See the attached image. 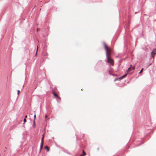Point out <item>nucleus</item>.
I'll use <instances>...</instances> for the list:
<instances>
[{
    "instance_id": "nucleus-8",
    "label": "nucleus",
    "mask_w": 156,
    "mask_h": 156,
    "mask_svg": "<svg viewBox=\"0 0 156 156\" xmlns=\"http://www.w3.org/2000/svg\"><path fill=\"white\" fill-rule=\"evenodd\" d=\"M45 148L48 151H49V148L47 146H45Z\"/></svg>"
},
{
    "instance_id": "nucleus-17",
    "label": "nucleus",
    "mask_w": 156,
    "mask_h": 156,
    "mask_svg": "<svg viewBox=\"0 0 156 156\" xmlns=\"http://www.w3.org/2000/svg\"><path fill=\"white\" fill-rule=\"evenodd\" d=\"M131 68V69H132L133 70H134V67H132V68Z\"/></svg>"
},
{
    "instance_id": "nucleus-9",
    "label": "nucleus",
    "mask_w": 156,
    "mask_h": 156,
    "mask_svg": "<svg viewBox=\"0 0 156 156\" xmlns=\"http://www.w3.org/2000/svg\"><path fill=\"white\" fill-rule=\"evenodd\" d=\"M156 54V52H155L154 53H153V52H152L151 53V55L153 56V55H154Z\"/></svg>"
},
{
    "instance_id": "nucleus-2",
    "label": "nucleus",
    "mask_w": 156,
    "mask_h": 156,
    "mask_svg": "<svg viewBox=\"0 0 156 156\" xmlns=\"http://www.w3.org/2000/svg\"><path fill=\"white\" fill-rule=\"evenodd\" d=\"M103 44L104 46V48H105V51H106V54H108V50L109 49V48L107 46L106 44L105 43V42H103Z\"/></svg>"
},
{
    "instance_id": "nucleus-3",
    "label": "nucleus",
    "mask_w": 156,
    "mask_h": 156,
    "mask_svg": "<svg viewBox=\"0 0 156 156\" xmlns=\"http://www.w3.org/2000/svg\"><path fill=\"white\" fill-rule=\"evenodd\" d=\"M43 139H44V136L43 135L41 140V142L40 145V151L39 153H40L41 151V149L42 148L43 145Z\"/></svg>"
},
{
    "instance_id": "nucleus-16",
    "label": "nucleus",
    "mask_w": 156,
    "mask_h": 156,
    "mask_svg": "<svg viewBox=\"0 0 156 156\" xmlns=\"http://www.w3.org/2000/svg\"><path fill=\"white\" fill-rule=\"evenodd\" d=\"M37 48H38V47H37V52H36V55H37Z\"/></svg>"
},
{
    "instance_id": "nucleus-5",
    "label": "nucleus",
    "mask_w": 156,
    "mask_h": 156,
    "mask_svg": "<svg viewBox=\"0 0 156 156\" xmlns=\"http://www.w3.org/2000/svg\"><path fill=\"white\" fill-rule=\"evenodd\" d=\"M36 117V116L35 114L34 115V120L33 122H34V126L35 125V120Z\"/></svg>"
},
{
    "instance_id": "nucleus-15",
    "label": "nucleus",
    "mask_w": 156,
    "mask_h": 156,
    "mask_svg": "<svg viewBox=\"0 0 156 156\" xmlns=\"http://www.w3.org/2000/svg\"><path fill=\"white\" fill-rule=\"evenodd\" d=\"M20 91L19 90H17V94L18 95L20 93Z\"/></svg>"
},
{
    "instance_id": "nucleus-22",
    "label": "nucleus",
    "mask_w": 156,
    "mask_h": 156,
    "mask_svg": "<svg viewBox=\"0 0 156 156\" xmlns=\"http://www.w3.org/2000/svg\"><path fill=\"white\" fill-rule=\"evenodd\" d=\"M112 75L113 76H114V75Z\"/></svg>"
},
{
    "instance_id": "nucleus-1",
    "label": "nucleus",
    "mask_w": 156,
    "mask_h": 156,
    "mask_svg": "<svg viewBox=\"0 0 156 156\" xmlns=\"http://www.w3.org/2000/svg\"><path fill=\"white\" fill-rule=\"evenodd\" d=\"M106 55L108 63H109L112 65H114V62L113 59L112 58H109L108 54H106Z\"/></svg>"
},
{
    "instance_id": "nucleus-14",
    "label": "nucleus",
    "mask_w": 156,
    "mask_h": 156,
    "mask_svg": "<svg viewBox=\"0 0 156 156\" xmlns=\"http://www.w3.org/2000/svg\"><path fill=\"white\" fill-rule=\"evenodd\" d=\"M118 79H119V78H115L114 80V82H115V81H116L117 80H118Z\"/></svg>"
},
{
    "instance_id": "nucleus-21",
    "label": "nucleus",
    "mask_w": 156,
    "mask_h": 156,
    "mask_svg": "<svg viewBox=\"0 0 156 156\" xmlns=\"http://www.w3.org/2000/svg\"><path fill=\"white\" fill-rule=\"evenodd\" d=\"M151 65V64H149V65Z\"/></svg>"
},
{
    "instance_id": "nucleus-19",
    "label": "nucleus",
    "mask_w": 156,
    "mask_h": 156,
    "mask_svg": "<svg viewBox=\"0 0 156 156\" xmlns=\"http://www.w3.org/2000/svg\"><path fill=\"white\" fill-rule=\"evenodd\" d=\"M109 74L110 75H112V74L111 73H109Z\"/></svg>"
},
{
    "instance_id": "nucleus-20",
    "label": "nucleus",
    "mask_w": 156,
    "mask_h": 156,
    "mask_svg": "<svg viewBox=\"0 0 156 156\" xmlns=\"http://www.w3.org/2000/svg\"><path fill=\"white\" fill-rule=\"evenodd\" d=\"M150 66L149 64H148V66Z\"/></svg>"
},
{
    "instance_id": "nucleus-18",
    "label": "nucleus",
    "mask_w": 156,
    "mask_h": 156,
    "mask_svg": "<svg viewBox=\"0 0 156 156\" xmlns=\"http://www.w3.org/2000/svg\"><path fill=\"white\" fill-rule=\"evenodd\" d=\"M27 115H26L25 117V118L26 119V118H27Z\"/></svg>"
},
{
    "instance_id": "nucleus-11",
    "label": "nucleus",
    "mask_w": 156,
    "mask_h": 156,
    "mask_svg": "<svg viewBox=\"0 0 156 156\" xmlns=\"http://www.w3.org/2000/svg\"><path fill=\"white\" fill-rule=\"evenodd\" d=\"M26 121H27L26 119L25 118L23 120V121H24V123H23V124H24L25 122H26Z\"/></svg>"
},
{
    "instance_id": "nucleus-13",
    "label": "nucleus",
    "mask_w": 156,
    "mask_h": 156,
    "mask_svg": "<svg viewBox=\"0 0 156 156\" xmlns=\"http://www.w3.org/2000/svg\"><path fill=\"white\" fill-rule=\"evenodd\" d=\"M143 70V68H142L141 69V70L140 71L139 73V74L140 73H141L142 72Z\"/></svg>"
},
{
    "instance_id": "nucleus-12",
    "label": "nucleus",
    "mask_w": 156,
    "mask_h": 156,
    "mask_svg": "<svg viewBox=\"0 0 156 156\" xmlns=\"http://www.w3.org/2000/svg\"><path fill=\"white\" fill-rule=\"evenodd\" d=\"M150 58L151 59H154V56H153L151 55Z\"/></svg>"
},
{
    "instance_id": "nucleus-6",
    "label": "nucleus",
    "mask_w": 156,
    "mask_h": 156,
    "mask_svg": "<svg viewBox=\"0 0 156 156\" xmlns=\"http://www.w3.org/2000/svg\"><path fill=\"white\" fill-rule=\"evenodd\" d=\"M86 155V153L84 151H83V154L81 155L80 156H84Z\"/></svg>"
},
{
    "instance_id": "nucleus-10",
    "label": "nucleus",
    "mask_w": 156,
    "mask_h": 156,
    "mask_svg": "<svg viewBox=\"0 0 156 156\" xmlns=\"http://www.w3.org/2000/svg\"><path fill=\"white\" fill-rule=\"evenodd\" d=\"M53 94H54V95L55 97H58V95H57V94H56V93H54Z\"/></svg>"
},
{
    "instance_id": "nucleus-4",
    "label": "nucleus",
    "mask_w": 156,
    "mask_h": 156,
    "mask_svg": "<svg viewBox=\"0 0 156 156\" xmlns=\"http://www.w3.org/2000/svg\"><path fill=\"white\" fill-rule=\"evenodd\" d=\"M127 75V74H125L124 75L122 76L121 77H120V78H119V79L120 80H121L123 78H124Z\"/></svg>"
},
{
    "instance_id": "nucleus-7",
    "label": "nucleus",
    "mask_w": 156,
    "mask_h": 156,
    "mask_svg": "<svg viewBox=\"0 0 156 156\" xmlns=\"http://www.w3.org/2000/svg\"><path fill=\"white\" fill-rule=\"evenodd\" d=\"M131 66V65L128 68V71H127V73H128L129 72V71H130L131 70V68L130 67Z\"/></svg>"
}]
</instances>
